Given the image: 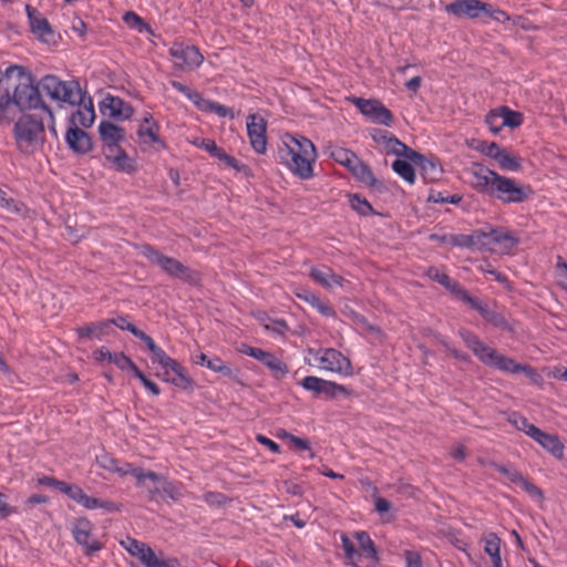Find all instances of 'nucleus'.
<instances>
[{"label":"nucleus","mask_w":567,"mask_h":567,"mask_svg":"<svg viewBox=\"0 0 567 567\" xmlns=\"http://www.w3.org/2000/svg\"><path fill=\"white\" fill-rule=\"evenodd\" d=\"M161 492L174 501L179 499L183 496L182 485L166 481L163 476L159 483L154 484V488H150L152 498Z\"/></svg>","instance_id":"obj_33"},{"label":"nucleus","mask_w":567,"mask_h":567,"mask_svg":"<svg viewBox=\"0 0 567 567\" xmlns=\"http://www.w3.org/2000/svg\"><path fill=\"white\" fill-rule=\"evenodd\" d=\"M99 133L103 145L120 144L125 138L124 128L109 121H102L99 125Z\"/></svg>","instance_id":"obj_30"},{"label":"nucleus","mask_w":567,"mask_h":567,"mask_svg":"<svg viewBox=\"0 0 567 567\" xmlns=\"http://www.w3.org/2000/svg\"><path fill=\"white\" fill-rule=\"evenodd\" d=\"M431 239H440L437 235H432ZM441 240H446L449 244L461 247V248H471L474 249L473 243V233L468 235L460 234V235H450L449 238L446 237L441 238Z\"/></svg>","instance_id":"obj_44"},{"label":"nucleus","mask_w":567,"mask_h":567,"mask_svg":"<svg viewBox=\"0 0 567 567\" xmlns=\"http://www.w3.org/2000/svg\"><path fill=\"white\" fill-rule=\"evenodd\" d=\"M196 107L204 112L215 113L221 117H233L234 116L231 109H229L223 104H219L218 102L207 100L204 96H202V99Z\"/></svg>","instance_id":"obj_38"},{"label":"nucleus","mask_w":567,"mask_h":567,"mask_svg":"<svg viewBox=\"0 0 567 567\" xmlns=\"http://www.w3.org/2000/svg\"><path fill=\"white\" fill-rule=\"evenodd\" d=\"M100 110L103 115L113 118L128 120L133 115V107L121 97L113 95L104 97L100 103Z\"/></svg>","instance_id":"obj_20"},{"label":"nucleus","mask_w":567,"mask_h":567,"mask_svg":"<svg viewBox=\"0 0 567 567\" xmlns=\"http://www.w3.org/2000/svg\"><path fill=\"white\" fill-rule=\"evenodd\" d=\"M494 241H496V251L509 252L517 244L518 238L511 231L503 228H496Z\"/></svg>","instance_id":"obj_34"},{"label":"nucleus","mask_w":567,"mask_h":567,"mask_svg":"<svg viewBox=\"0 0 567 567\" xmlns=\"http://www.w3.org/2000/svg\"><path fill=\"white\" fill-rule=\"evenodd\" d=\"M121 545L134 557H137L145 567H179L176 558H166L158 555L145 543L127 537Z\"/></svg>","instance_id":"obj_7"},{"label":"nucleus","mask_w":567,"mask_h":567,"mask_svg":"<svg viewBox=\"0 0 567 567\" xmlns=\"http://www.w3.org/2000/svg\"><path fill=\"white\" fill-rule=\"evenodd\" d=\"M134 377L137 378L153 395L157 396L161 393L158 385L151 381L138 368H134Z\"/></svg>","instance_id":"obj_59"},{"label":"nucleus","mask_w":567,"mask_h":567,"mask_svg":"<svg viewBox=\"0 0 567 567\" xmlns=\"http://www.w3.org/2000/svg\"><path fill=\"white\" fill-rule=\"evenodd\" d=\"M171 85L176 91H178L184 96H186L189 101H192L196 106L198 105V103L203 96L199 92L192 90L190 87H188L187 85H185L178 81H171Z\"/></svg>","instance_id":"obj_51"},{"label":"nucleus","mask_w":567,"mask_h":567,"mask_svg":"<svg viewBox=\"0 0 567 567\" xmlns=\"http://www.w3.org/2000/svg\"><path fill=\"white\" fill-rule=\"evenodd\" d=\"M92 530L93 525L87 518L78 519L72 527V536L86 556H92L103 548V544L93 538Z\"/></svg>","instance_id":"obj_12"},{"label":"nucleus","mask_w":567,"mask_h":567,"mask_svg":"<svg viewBox=\"0 0 567 567\" xmlns=\"http://www.w3.org/2000/svg\"><path fill=\"white\" fill-rule=\"evenodd\" d=\"M406 159L412 162L421 171V174L425 182H434L439 179L442 174V168L437 163L426 158L424 155L412 150L408 155Z\"/></svg>","instance_id":"obj_22"},{"label":"nucleus","mask_w":567,"mask_h":567,"mask_svg":"<svg viewBox=\"0 0 567 567\" xmlns=\"http://www.w3.org/2000/svg\"><path fill=\"white\" fill-rule=\"evenodd\" d=\"M164 380L181 389H189L193 380L188 377L184 367L175 361L167 371L164 372Z\"/></svg>","instance_id":"obj_28"},{"label":"nucleus","mask_w":567,"mask_h":567,"mask_svg":"<svg viewBox=\"0 0 567 567\" xmlns=\"http://www.w3.org/2000/svg\"><path fill=\"white\" fill-rule=\"evenodd\" d=\"M489 9L488 3L481 0H456L446 6V11L457 18L471 19L480 17L484 10Z\"/></svg>","instance_id":"obj_19"},{"label":"nucleus","mask_w":567,"mask_h":567,"mask_svg":"<svg viewBox=\"0 0 567 567\" xmlns=\"http://www.w3.org/2000/svg\"><path fill=\"white\" fill-rule=\"evenodd\" d=\"M472 176V185L478 193L488 195L503 204H522L533 194L529 185L499 175L483 165H475Z\"/></svg>","instance_id":"obj_1"},{"label":"nucleus","mask_w":567,"mask_h":567,"mask_svg":"<svg viewBox=\"0 0 567 567\" xmlns=\"http://www.w3.org/2000/svg\"><path fill=\"white\" fill-rule=\"evenodd\" d=\"M355 107L375 124L391 126L394 122L392 112L382 102L374 99L353 97Z\"/></svg>","instance_id":"obj_10"},{"label":"nucleus","mask_w":567,"mask_h":567,"mask_svg":"<svg viewBox=\"0 0 567 567\" xmlns=\"http://www.w3.org/2000/svg\"><path fill=\"white\" fill-rule=\"evenodd\" d=\"M296 296L303 300L305 302L309 303L312 308L317 309L321 315L326 317H332L334 316V310L332 307L329 306V303L322 301L318 295L312 292L311 290L307 288H298L296 290Z\"/></svg>","instance_id":"obj_29"},{"label":"nucleus","mask_w":567,"mask_h":567,"mask_svg":"<svg viewBox=\"0 0 567 567\" xmlns=\"http://www.w3.org/2000/svg\"><path fill=\"white\" fill-rule=\"evenodd\" d=\"M65 142L69 148L76 154H87L92 151L91 136L78 126H70L65 133Z\"/></svg>","instance_id":"obj_21"},{"label":"nucleus","mask_w":567,"mask_h":567,"mask_svg":"<svg viewBox=\"0 0 567 567\" xmlns=\"http://www.w3.org/2000/svg\"><path fill=\"white\" fill-rule=\"evenodd\" d=\"M159 125L153 120V116L147 113L143 118V124L137 130L138 138L143 144H157L165 147V143L159 137Z\"/></svg>","instance_id":"obj_24"},{"label":"nucleus","mask_w":567,"mask_h":567,"mask_svg":"<svg viewBox=\"0 0 567 567\" xmlns=\"http://www.w3.org/2000/svg\"><path fill=\"white\" fill-rule=\"evenodd\" d=\"M473 246L474 249L489 251V241H487V236L485 234V229H477L473 231Z\"/></svg>","instance_id":"obj_58"},{"label":"nucleus","mask_w":567,"mask_h":567,"mask_svg":"<svg viewBox=\"0 0 567 567\" xmlns=\"http://www.w3.org/2000/svg\"><path fill=\"white\" fill-rule=\"evenodd\" d=\"M427 276L442 285L444 288L450 290L453 295L456 292V290L460 288V284L453 279H451L445 272L441 271L440 269L435 267H430L427 270Z\"/></svg>","instance_id":"obj_39"},{"label":"nucleus","mask_w":567,"mask_h":567,"mask_svg":"<svg viewBox=\"0 0 567 567\" xmlns=\"http://www.w3.org/2000/svg\"><path fill=\"white\" fill-rule=\"evenodd\" d=\"M341 545H342V549L344 550V554H346L347 559H349V561H350L352 565H358V563L360 561L361 555H360V553L354 548L353 543H352V542H351V539L347 536V534H342V535H341Z\"/></svg>","instance_id":"obj_49"},{"label":"nucleus","mask_w":567,"mask_h":567,"mask_svg":"<svg viewBox=\"0 0 567 567\" xmlns=\"http://www.w3.org/2000/svg\"><path fill=\"white\" fill-rule=\"evenodd\" d=\"M4 79L17 80L12 93V102L20 111L41 109L45 111L52 122L54 116L52 110L42 101L40 86L35 85L32 73L22 65L12 64L4 71Z\"/></svg>","instance_id":"obj_3"},{"label":"nucleus","mask_w":567,"mask_h":567,"mask_svg":"<svg viewBox=\"0 0 567 567\" xmlns=\"http://www.w3.org/2000/svg\"><path fill=\"white\" fill-rule=\"evenodd\" d=\"M481 316L491 324H493L496 328L503 329V330H509V324L506 320V318L495 309L491 308L488 305L485 307V309L481 312Z\"/></svg>","instance_id":"obj_40"},{"label":"nucleus","mask_w":567,"mask_h":567,"mask_svg":"<svg viewBox=\"0 0 567 567\" xmlns=\"http://www.w3.org/2000/svg\"><path fill=\"white\" fill-rule=\"evenodd\" d=\"M278 158L281 164L300 179L313 177L317 151L309 138L290 133L284 134L278 146Z\"/></svg>","instance_id":"obj_2"},{"label":"nucleus","mask_w":567,"mask_h":567,"mask_svg":"<svg viewBox=\"0 0 567 567\" xmlns=\"http://www.w3.org/2000/svg\"><path fill=\"white\" fill-rule=\"evenodd\" d=\"M492 367H495L504 372L516 374L519 373L520 363H517L514 359L503 355L498 352L497 358L495 359Z\"/></svg>","instance_id":"obj_46"},{"label":"nucleus","mask_w":567,"mask_h":567,"mask_svg":"<svg viewBox=\"0 0 567 567\" xmlns=\"http://www.w3.org/2000/svg\"><path fill=\"white\" fill-rule=\"evenodd\" d=\"M39 86L52 100L71 105L83 102V91L75 81H62L55 75L48 74L40 80Z\"/></svg>","instance_id":"obj_6"},{"label":"nucleus","mask_w":567,"mask_h":567,"mask_svg":"<svg viewBox=\"0 0 567 567\" xmlns=\"http://www.w3.org/2000/svg\"><path fill=\"white\" fill-rule=\"evenodd\" d=\"M499 111V107L489 111L485 118V123L493 134H498L504 127L502 113Z\"/></svg>","instance_id":"obj_50"},{"label":"nucleus","mask_w":567,"mask_h":567,"mask_svg":"<svg viewBox=\"0 0 567 567\" xmlns=\"http://www.w3.org/2000/svg\"><path fill=\"white\" fill-rule=\"evenodd\" d=\"M511 422L519 430L526 433L529 437H534L533 430H539L536 425L528 422V420L524 416L514 414Z\"/></svg>","instance_id":"obj_55"},{"label":"nucleus","mask_w":567,"mask_h":567,"mask_svg":"<svg viewBox=\"0 0 567 567\" xmlns=\"http://www.w3.org/2000/svg\"><path fill=\"white\" fill-rule=\"evenodd\" d=\"M360 550L373 563L379 561L377 547L367 532L360 530L354 533Z\"/></svg>","instance_id":"obj_35"},{"label":"nucleus","mask_w":567,"mask_h":567,"mask_svg":"<svg viewBox=\"0 0 567 567\" xmlns=\"http://www.w3.org/2000/svg\"><path fill=\"white\" fill-rule=\"evenodd\" d=\"M121 475H132L137 481V486H145L146 481H151L153 484L159 483L162 476L153 471H145L142 467H134L132 464H124V472Z\"/></svg>","instance_id":"obj_32"},{"label":"nucleus","mask_w":567,"mask_h":567,"mask_svg":"<svg viewBox=\"0 0 567 567\" xmlns=\"http://www.w3.org/2000/svg\"><path fill=\"white\" fill-rule=\"evenodd\" d=\"M243 352L260 361L276 374L284 375L288 372L287 365L280 359L260 348L247 347Z\"/></svg>","instance_id":"obj_23"},{"label":"nucleus","mask_w":567,"mask_h":567,"mask_svg":"<svg viewBox=\"0 0 567 567\" xmlns=\"http://www.w3.org/2000/svg\"><path fill=\"white\" fill-rule=\"evenodd\" d=\"M62 493L85 509H103L109 513L120 511V506L116 503L105 498L89 496L79 485L75 484L66 483Z\"/></svg>","instance_id":"obj_9"},{"label":"nucleus","mask_w":567,"mask_h":567,"mask_svg":"<svg viewBox=\"0 0 567 567\" xmlns=\"http://www.w3.org/2000/svg\"><path fill=\"white\" fill-rule=\"evenodd\" d=\"M369 134L374 143L386 154L406 158L412 148L401 142L394 134L381 128H371Z\"/></svg>","instance_id":"obj_11"},{"label":"nucleus","mask_w":567,"mask_h":567,"mask_svg":"<svg viewBox=\"0 0 567 567\" xmlns=\"http://www.w3.org/2000/svg\"><path fill=\"white\" fill-rule=\"evenodd\" d=\"M321 368L334 373L351 375L352 367L350 360L340 351L328 348L321 351L318 357Z\"/></svg>","instance_id":"obj_16"},{"label":"nucleus","mask_w":567,"mask_h":567,"mask_svg":"<svg viewBox=\"0 0 567 567\" xmlns=\"http://www.w3.org/2000/svg\"><path fill=\"white\" fill-rule=\"evenodd\" d=\"M13 136L20 152L32 153L43 141V121L34 115H22L13 126Z\"/></svg>","instance_id":"obj_4"},{"label":"nucleus","mask_w":567,"mask_h":567,"mask_svg":"<svg viewBox=\"0 0 567 567\" xmlns=\"http://www.w3.org/2000/svg\"><path fill=\"white\" fill-rule=\"evenodd\" d=\"M246 125L252 150L258 154H265L267 151V122L259 114H249Z\"/></svg>","instance_id":"obj_14"},{"label":"nucleus","mask_w":567,"mask_h":567,"mask_svg":"<svg viewBox=\"0 0 567 567\" xmlns=\"http://www.w3.org/2000/svg\"><path fill=\"white\" fill-rule=\"evenodd\" d=\"M351 207L362 216H368L372 213V206L370 203L354 194L350 197Z\"/></svg>","instance_id":"obj_52"},{"label":"nucleus","mask_w":567,"mask_h":567,"mask_svg":"<svg viewBox=\"0 0 567 567\" xmlns=\"http://www.w3.org/2000/svg\"><path fill=\"white\" fill-rule=\"evenodd\" d=\"M350 169L365 185L374 186L377 184V178L371 168L359 159Z\"/></svg>","instance_id":"obj_41"},{"label":"nucleus","mask_w":567,"mask_h":567,"mask_svg":"<svg viewBox=\"0 0 567 567\" xmlns=\"http://www.w3.org/2000/svg\"><path fill=\"white\" fill-rule=\"evenodd\" d=\"M405 567H423L421 555L415 550H404Z\"/></svg>","instance_id":"obj_62"},{"label":"nucleus","mask_w":567,"mask_h":567,"mask_svg":"<svg viewBox=\"0 0 567 567\" xmlns=\"http://www.w3.org/2000/svg\"><path fill=\"white\" fill-rule=\"evenodd\" d=\"M96 464L111 473L122 474L124 472V466L118 465V461L111 456L109 453L103 452L100 455H96Z\"/></svg>","instance_id":"obj_45"},{"label":"nucleus","mask_w":567,"mask_h":567,"mask_svg":"<svg viewBox=\"0 0 567 567\" xmlns=\"http://www.w3.org/2000/svg\"><path fill=\"white\" fill-rule=\"evenodd\" d=\"M150 352L152 353V361L161 364L165 371H167L168 368L176 361L175 359L168 357L166 352L158 346Z\"/></svg>","instance_id":"obj_53"},{"label":"nucleus","mask_w":567,"mask_h":567,"mask_svg":"<svg viewBox=\"0 0 567 567\" xmlns=\"http://www.w3.org/2000/svg\"><path fill=\"white\" fill-rule=\"evenodd\" d=\"M140 254L152 264L157 265L164 272L173 278L181 279L188 284H196L199 280L197 271L190 269L173 257L163 255L150 245H143L140 248Z\"/></svg>","instance_id":"obj_5"},{"label":"nucleus","mask_w":567,"mask_h":567,"mask_svg":"<svg viewBox=\"0 0 567 567\" xmlns=\"http://www.w3.org/2000/svg\"><path fill=\"white\" fill-rule=\"evenodd\" d=\"M413 165L414 164L406 158H404V159L398 158L392 163V169L409 184H414L415 183V171H414Z\"/></svg>","instance_id":"obj_37"},{"label":"nucleus","mask_w":567,"mask_h":567,"mask_svg":"<svg viewBox=\"0 0 567 567\" xmlns=\"http://www.w3.org/2000/svg\"><path fill=\"white\" fill-rule=\"evenodd\" d=\"M535 434L533 440L536 441L543 449L549 452L556 458H563L564 444L557 435L546 433L539 430H533Z\"/></svg>","instance_id":"obj_27"},{"label":"nucleus","mask_w":567,"mask_h":567,"mask_svg":"<svg viewBox=\"0 0 567 567\" xmlns=\"http://www.w3.org/2000/svg\"><path fill=\"white\" fill-rule=\"evenodd\" d=\"M496 162L503 171L508 172H516L522 166L520 158L511 154L506 148H504Z\"/></svg>","instance_id":"obj_42"},{"label":"nucleus","mask_w":567,"mask_h":567,"mask_svg":"<svg viewBox=\"0 0 567 567\" xmlns=\"http://www.w3.org/2000/svg\"><path fill=\"white\" fill-rule=\"evenodd\" d=\"M454 296L471 306V308L476 310L480 315L487 306V303L483 302L482 300L472 297L462 286H460Z\"/></svg>","instance_id":"obj_48"},{"label":"nucleus","mask_w":567,"mask_h":567,"mask_svg":"<svg viewBox=\"0 0 567 567\" xmlns=\"http://www.w3.org/2000/svg\"><path fill=\"white\" fill-rule=\"evenodd\" d=\"M103 155L120 172L132 174L136 171L135 159L120 144L103 145Z\"/></svg>","instance_id":"obj_17"},{"label":"nucleus","mask_w":567,"mask_h":567,"mask_svg":"<svg viewBox=\"0 0 567 567\" xmlns=\"http://www.w3.org/2000/svg\"><path fill=\"white\" fill-rule=\"evenodd\" d=\"M436 339L453 358L462 362H471V357L466 352L460 351L456 348H454L445 338H443L442 336H437Z\"/></svg>","instance_id":"obj_56"},{"label":"nucleus","mask_w":567,"mask_h":567,"mask_svg":"<svg viewBox=\"0 0 567 567\" xmlns=\"http://www.w3.org/2000/svg\"><path fill=\"white\" fill-rule=\"evenodd\" d=\"M38 484L42 485V486H48V487L56 488L58 491H60L62 493L64 487H65V485H66V482L59 481V480H56L55 477H52V476L43 475V476L38 478Z\"/></svg>","instance_id":"obj_61"},{"label":"nucleus","mask_w":567,"mask_h":567,"mask_svg":"<svg viewBox=\"0 0 567 567\" xmlns=\"http://www.w3.org/2000/svg\"><path fill=\"white\" fill-rule=\"evenodd\" d=\"M206 367L214 372L221 373L223 375L230 377L233 374L230 367L225 364V362L219 357L209 358L207 360Z\"/></svg>","instance_id":"obj_54"},{"label":"nucleus","mask_w":567,"mask_h":567,"mask_svg":"<svg viewBox=\"0 0 567 567\" xmlns=\"http://www.w3.org/2000/svg\"><path fill=\"white\" fill-rule=\"evenodd\" d=\"M174 66L177 70H194L202 65L204 56L195 45L174 42L168 50Z\"/></svg>","instance_id":"obj_8"},{"label":"nucleus","mask_w":567,"mask_h":567,"mask_svg":"<svg viewBox=\"0 0 567 567\" xmlns=\"http://www.w3.org/2000/svg\"><path fill=\"white\" fill-rule=\"evenodd\" d=\"M299 384L307 391L313 392L317 395H323L326 399H336L339 395L349 394V390L346 386L313 375L303 378Z\"/></svg>","instance_id":"obj_13"},{"label":"nucleus","mask_w":567,"mask_h":567,"mask_svg":"<svg viewBox=\"0 0 567 567\" xmlns=\"http://www.w3.org/2000/svg\"><path fill=\"white\" fill-rule=\"evenodd\" d=\"M25 12L32 33L43 42H51L54 38V31L48 19L42 17V14L30 4L25 6Z\"/></svg>","instance_id":"obj_18"},{"label":"nucleus","mask_w":567,"mask_h":567,"mask_svg":"<svg viewBox=\"0 0 567 567\" xmlns=\"http://www.w3.org/2000/svg\"><path fill=\"white\" fill-rule=\"evenodd\" d=\"M265 329L276 332L278 334H285L288 330V324L282 319L270 320L269 323H265Z\"/></svg>","instance_id":"obj_64"},{"label":"nucleus","mask_w":567,"mask_h":567,"mask_svg":"<svg viewBox=\"0 0 567 567\" xmlns=\"http://www.w3.org/2000/svg\"><path fill=\"white\" fill-rule=\"evenodd\" d=\"M499 112L502 113L504 127L515 128L518 127L523 122V115L519 112L513 111L507 106H501Z\"/></svg>","instance_id":"obj_47"},{"label":"nucleus","mask_w":567,"mask_h":567,"mask_svg":"<svg viewBox=\"0 0 567 567\" xmlns=\"http://www.w3.org/2000/svg\"><path fill=\"white\" fill-rule=\"evenodd\" d=\"M114 363L121 370L131 369L134 373V368H137L136 364L123 352H115L112 355V359L109 361Z\"/></svg>","instance_id":"obj_57"},{"label":"nucleus","mask_w":567,"mask_h":567,"mask_svg":"<svg viewBox=\"0 0 567 567\" xmlns=\"http://www.w3.org/2000/svg\"><path fill=\"white\" fill-rule=\"evenodd\" d=\"M519 373H524L535 384H539L543 381L542 375L529 364H520Z\"/></svg>","instance_id":"obj_63"},{"label":"nucleus","mask_w":567,"mask_h":567,"mask_svg":"<svg viewBox=\"0 0 567 567\" xmlns=\"http://www.w3.org/2000/svg\"><path fill=\"white\" fill-rule=\"evenodd\" d=\"M85 100H86V96H85V93L83 92V102L75 104V105H79L80 107L78 109L76 112H74L71 115V117H70L71 125L70 126L90 127L93 124V122L95 120L93 102L90 96L87 97V103Z\"/></svg>","instance_id":"obj_25"},{"label":"nucleus","mask_w":567,"mask_h":567,"mask_svg":"<svg viewBox=\"0 0 567 567\" xmlns=\"http://www.w3.org/2000/svg\"><path fill=\"white\" fill-rule=\"evenodd\" d=\"M310 276L313 280H316L326 288H331L332 286H342L343 282V278L334 274L328 267L312 268L310 270Z\"/></svg>","instance_id":"obj_31"},{"label":"nucleus","mask_w":567,"mask_h":567,"mask_svg":"<svg viewBox=\"0 0 567 567\" xmlns=\"http://www.w3.org/2000/svg\"><path fill=\"white\" fill-rule=\"evenodd\" d=\"M495 468L506 475V477L515 484H518L523 481L524 476L515 468L506 467L504 465H495Z\"/></svg>","instance_id":"obj_60"},{"label":"nucleus","mask_w":567,"mask_h":567,"mask_svg":"<svg viewBox=\"0 0 567 567\" xmlns=\"http://www.w3.org/2000/svg\"><path fill=\"white\" fill-rule=\"evenodd\" d=\"M483 549L491 558L492 567H504L501 556L502 539L493 532L484 533L481 537Z\"/></svg>","instance_id":"obj_26"},{"label":"nucleus","mask_w":567,"mask_h":567,"mask_svg":"<svg viewBox=\"0 0 567 567\" xmlns=\"http://www.w3.org/2000/svg\"><path fill=\"white\" fill-rule=\"evenodd\" d=\"M330 156L338 162L339 164L351 168L354 163H357L358 157L354 155V153L342 148V147H334L330 152Z\"/></svg>","instance_id":"obj_43"},{"label":"nucleus","mask_w":567,"mask_h":567,"mask_svg":"<svg viewBox=\"0 0 567 567\" xmlns=\"http://www.w3.org/2000/svg\"><path fill=\"white\" fill-rule=\"evenodd\" d=\"M458 336L482 363L489 367L493 365L498 354L495 349L485 344L475 333L467 329H460Z\"/></svg>","instance_id":"obj_15"},{"label":"nucleus","mask_w":567,"mask_h":567,"mask_svg":"<svg viewBox=\"0 0 567 567\" xmlns=\"http://www.w3.org/2000/svg\"><path fill=\"white\" fill-rule=\"evenodd\" d=\"M110 331V321H101L93 324H87L76 329L80 338L95 337L97 339L103 338Z\"/></svg>","instance_id":"obj_36"}]
</instances>
